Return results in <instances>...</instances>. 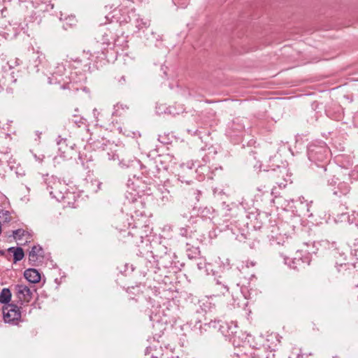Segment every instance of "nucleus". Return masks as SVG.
Returning a JSON list of instances; mask_svg holds the SVG:
<instances>
[{
    "label": "nucleus",
    "mask_w": 358,
    "mask_h": 358,
    "mask_svg": "<svg viewBox=\"0 0 358 358\" xmlns=\"http://www.w3.org/2000/svg\"><path fill=\"white\" fill-rule=\"evenodd\" d=\"M46 176L45 182L50 196L58 201H63L69 206L75 207V194L68 191L67 185L64 181H62L53 176H49L47 175Z\"/></svg>",
    "instance_id": "nucleus-1"
},
{
    "label": "nucleus",
    "mask_w": 358,
    "mask_h": 358,
    "mask_svg": "<svg viewBox=\"0 0 358 358\" xmlns=\"http://www.w3.org/2000/svg\"><path fill=\"white\" fill-rule=\"evenodd\" d=\"M329 154L330 150L324 142L312 143L308 146V157L318 168L320 174L324 173L327 175L329 170L327 162L329 161Z\"/></svg>",
    "instance_id": "nucleus-2"
},
{
    "label": "nucleus",
    "mask_w": 358,
    "mask_h": 358,
    "mask_svg": "<svg viewBox=\"0 0 358 358\" xmlns=\"http://www.w3.org/2000/svg\"><path fill=\"white\" fill-rule=\"evenodd\" d=\"M209 325L218 328L222 334L226 337L234 347H239L245 342L246 335L243 333L238 327L235 322H222L214 321L210 322Z\"/></svg>",
    "instance_id": "nucleus-3"
},
{
    "label": "nucleus",
    "mask_w": 358,
    "mask_h": 358,
    "mask_svg": "<svg viewBox=\"0 0 358 358\" xmlns=\"http://www.w3.org/2000/svg\"><path fill=\"white\" fill-rule=\"evenodd\" d=\"M310 252L311 251L307 250L306 253L303 255L302 251L297 250L294 256L292 258L283 255H282V256L284 259V263L290 268L299 270L310 264L311 260L310 257Z\"/></svg>",
    "instance_id": "nucleus-4"
},
{
    "label": "nucleus",
    "mask_w": 358,
    "mask_h": 358,
    "mask_svg": "<svg viewBox=\"0 0 358 358\" xmlns=\"http://www.w3.org/2000/svg\"><path fill=\"white\" fill-rule=\"evenodd\" d=\"M105 159L108 161L113 162L120 166L122 169H130L132 170L138 169L141 167V162L136 158L129 159L128 164H125V159L117 152V150H111L106 154Z\"/></svg>",
    "instance_id": "nucleus-5"
},
{
    "label": "nucleus",
    "mask_w": 358,
    "mask_h": 358,
    "mask_svg": "<svg viewBox=\"0 0 358 358\" xmlns=\"http://www.w3.org/2000/svg\"><path fill=\"white\" fill-rule=\"evenodd\" d=\"M170 302L164 303L162 306L153 307L150 315V320L153 323L167 324L170 322L171 310L169 308Z\"/></svg>",
    "instance_id": "nucleus-6"
},
{
    "label": "nucleus",
    "mask_w": 358,
    "mask_h": 358,
    "mask_svg": "<svg viewBox=\"0 0 358 358\" xmlns=\"http://www.w3.org/2000/svg\"><path fill=\"white\" fill-rule=\"evenodd\" d=\"M226 229L230 230L232 235L239 242H244L249 236L247 224L240 220L235 221L234 222H231L229 224H227Z\"/></svg>",
    "instance_id": "nucleus-7"
},
{
    "label": "nucleus",
    "mask_w": 358,
    "mask_h": 358,
    "mask_svg": "<svg viewBox=\"0 0 358 358\" xmlns=\"http://www.w3.org/2000/svg\"><path fill=\"white\" fill-rule=\"evenodd\" d=\"M3 318L6 323L16 324L21 318V313L17 306L8 304L2 308Z\"/></svg>",
    "instance_id": "nucleus-8"
},
{
    "label": "nucleus",
    "mask_w": 358,
    "mask_h": 358,
    "mask_svg": "<svg viewBox=\"0 0 358 358\" xmlns=\"http://www.w3.org/2000/svg\"><path fill=\"white\" fill-rule=\"evenodd\" d=\"M171 159L169 155L159 157L155 162L153 167L150 171L154 173L155 177L160 178L161 173H165L170 166Z\"/></svg>",
    "instance_id": "nucleus-9"
},
{
    "label": "nucleus",
    "mask_w": 358,
    "mask_h": 358,
    "mask_svg": "<svg viewBox=\"0 0 358 358\" xmlns=\"http://www.w3.org/2000/svg\"><path fill=\"white\" fill-rule=\"evenodd\" d=\"M46 63L45 55L37 50H33L29 55V64L28 68L35 72H38L40 69L39 66H45Z\"/></svg>",
    "instance_id": "nucleus-10"
},
{
    "label": "nucleus",
    "mask_w": 358,
    "mask_h": 358,
    "mask_svg": "<svg viewBox=\"0 0 358 358\" xmlns=\"http://www.w3.org/2000/svg\"><path fill=\"white\" fill-rule=\"evenodd\" d=\"M129 17L130 22L136 28V31H134L135 34H140L141 31L145 33L150 24V20L141 18L134 10L129 12Z\"/></svg>",
    "instance_id": "nucleus-11"
},
{
    "label": "nucleus",
    "mask_w": 358,
    "mask_h": 358,
    "mask_svg": "<svg viewBox=\"0 0 358 358\" xmlns=\"http://www.w3.org/2000/svg\"><path fill=\"white\" fill-rule=\"evenodd\" d=\"M66 72V67L64 64H57L56 66L54 67V69L50 71L51 76L48 77V83L50 85L52 84H60L64 81V75Z\"/></svg>",
    "instance_id": "nucleus-12"
},
{
    "label": "nucleus",
    "mask_w": 358,
    "mask_h": 358,
    "mask_svg": "<svg viewBox=\"0 0 358 358\" xmlns=\"http://www.w3.org/2000/svg\"><path fill=\"white\" fill-rule=\"evenodd\" d=\"M2 78L0 80V87L3 90L10 92V85L17 81L14 71H9L6 66L2 67Z\"/></svg>",
    "instance_id": "nucleus-13"
},
{
    "label": "nucleus",
    "mask_w": 358,
    "mask_h": 358,
    "mask_svg": "<svg viewBox=\"0 0 358 358\" xmlns=\"http://www.w3.org/2000/svg\"><path fill=\"white\" fill-rule=\"evenodd\" d=\"M293 203L296 204L294 207L296 209V211H299V213L302 214L304 216H311L312 213H310V207L312 201L308 202L305 200L304 197H299L296 201L292 200Z\"/></svg>",
    "instance_id": "nucleus-14"
},
{
    "label": "nucleus",
    "mask_w": 358,
    "mask_h": 358,
    "mask_svg": "<svg viewBox=\"0 0 358 358\" xmlns=\"http://www.w3.org/2000/svg\"><path fill=\"white\" fill-rule=\"evenodd\" d=\"M162 251L164 252V255H160L159 259L157 260L158 264L164 268H170L173 263V258L176 257L174 253L171 250H168L164 246H161Z\"/></svg>",
    "instance_id": "nucleus-15"
},
{
    "label": "nucleus",
    "mask_w": 358,
    "mask_h": 358,
    "mask_svg": "<svg viewBox=\"0 0 358 358\" xmlns=\"http://www.w3.org/2000/svg\"><path fill=\"white\" fill-rule=\"evenodd\" d=\"M15 290L19 300L22 303H29L32 299L31 289L24 285H16Z\"/></svg>",
    "instance_id": "nucleus-16"
},
{
    "label": "nucleus",
    "mask_w": 358,
    "mask_h": 358,
    "mask_svg": "<svg viewBox=\"0 0 358 358\" xmlns=\"http://www.w3.org/2000/svg\"><path fill=\"white\" fill-rule=\"evenodd\" d=\"M227 275H225L224 276H219V278L216 279L215 289L222 294L228 292L229 286H232L235 283V281L232 282L227 280Z\"/></svg>",
    "instance_id": "nucleus-17"
},
{
    "label": "nucleus",
    "mask_w": 358,
    "mask_h": 358,
    "mask_svg": "<svg viewBox=\"0 0 358 358\" xmlns=\"http://www.w3.org/2000/svg\"><path fill=\"white\" fill-rule=\"evenodd\" d=\"M44 251L40 245H34L29 253V262L31 266H38L40 258L43 257Z\"/></svg>",
    "instance_id": "nucleus-18"
},
{
    "label": "nucleus",
    "mask_w": 358,
    "mask_h": 358,
    "mask_svg": "<svg viewBox=\"0 0 358 358\" xmlns=\"http://www.w3.org/2000/svg\"><path fill=\"white\" fill-rule=\"evenodd\" d=\"M103 39V43L110 44L113 43L115 46L121 47L122 48H124L127 47V41L126 40V38L122 35L121 36H117L116 38H113L112 36L108 38V34L105 33Z\"/></svg>",
    "instance_id": "nucleus-19"
},
{
    "label": "nucleus",
    "mask_w": 358,
    "mask_h": 358,
    "mask_svg": "<svg viewBox=\"0 0 358 358\" xmlns=\"http://www.w3.org/2000/svg\"><path fill=\"white\" fill-rule=\"evenodd\" d=\"M234 285V288L236 289V291L238 290L241 292L242 298L243 299V301L241 302L240 299L237 296V299L238 300V301L237 302V306L238 307H244L247 306L248 302L246 301V300L250 297V290L244 285L240 286V282H237L235 281Z\"/></svg>",
    "instance_id": "nucleus-20"
},
{
    "label": "nucleus",
    "mask_w": 358,
    "mask_h": 358,
    "mask_svg": "<svg viewBox=\"0 0 358 358\" xmlns=\"http://www.w3.org/2000/svg\"><path fill=\"white\" fill-rule=\"evenodd\" d=\"M271 169L267 170L266 171L268 172V175L270 177L273 178H282L284 179L285 181H286V179L285 178V176H287V168L285 166H276L275 167H273V166H270Z\"/></svg>",
    "instance_id": "nucleus-21"
},
{
    "label": "nucleus",
    "mask_w": 358,
    "mask_h": 358,
    "mask_svg": "<svg viewBox=\"0 0 358 358\" xmlns=\"http://www.w3.org/2000/svg\"><path fill=\"white\" fill-rule=\"evenodd\" d=\"M201 309L205 313L211 312L215 308V303L213 301V297L204 296L199 301Z\"/></svg>",
    "instance_id": "nucleus-22"
},
{
    "label": "nucleus",
    "mask_w": 358,
    "mask_h": 358,
    "mask_svg": "<svg viewBox=\"0 0 358 358\" xmlns=\"http://www.w3.org/2000/svg\"><path fill=\"white\" fill-rule=\"evenodd\" d=\"M24 278L31 283H37L41 280L40 273L35 268H27L24 272Z\"/></svg>",
    "instance_id": "nucleus-23"
},
{
    "label": "nucleus",
    "mask_w": 358,
    "mask_h": 358,
    "mask_svg": "<svg viewBox=\"0 0 358 358\" xmlns=\"http://www.w3.org/2000/svg\"><path fill=\"white\" fill-rule=\"evenodd\" d=\"M58 140L57 141V144L59 146V151L61 152L62 155L59 157H55L53 159L55 164H59L61 160H64L65 158L64 155L66 152V149L67 148L66 139V138H60V136L58 137Z\"/></svg>",
    "instance_id": "nucleus-24"
},
{
    "label": "nucleus",
    "mask_w": 358,
    "mask_h": 358,
    "mask_svg": "<svg viewBox=\"0 0 358 358\" xmlns=\"http://www.w3.org/2000/svg\"><path fill=\"white\" fill-rule=\"evenodd\" d=\"M337 189H336V187L332 189L333 194L336 196H341L342 195L345 196L347 195L350 190V187L349 185L345 182H339L337 185Z\"/></svg>",
    "instance_id": "nucleus-25"
},
{
    "label": "nucleus",
    "mask_w": 358,
    "mask_h": 358,
    "mask_svg": "<svg viewBox=\"0 0 358 358\" xmlns=\"http://www.w3.org/2000/svg\"><path fill=\"white\" fill-rule=\"evenodd\" d=\"M270 194L269 188L266 187V185H261L257 186L255 194V201L258 202L259 201H262L263 197H269Z\"/></svg>",
    "instance_id": "nucleus-26"
},
{
    "label": "nucleus",
    "mask_w": 358,
    "mask_h": 358,
    "mask_svg": "<svg viewBox=\"0 0 358 358\" xmlns=\"http://www.w3.org/2000/svg\"><path fill=\"white\" fill-rule=\"evenodd\" d=\"M162 349L160 347L159 348L149 347L147 348L145 350V358H162Z\"/></svg>",
    "instance_id": "nucleus-27"
},
{
    "label": "nucleus",
    "mask_w": 358,
    "mask_h": 358,
    "mask_svg": "<svg viewBox=\"0 0 358 358\" xmlns=\"http://www.w3.org/2000/svg\"><path fill=\"white\" fill-rule=\"evenodd\" d=\"M128 235L134 238V243L136 245H138L139 243H142L143 242V234L142 233V230L137 228H133V231H129L128 232Z\"/></svg>",
    "instance_id": "nucleus-28"
},
{
    "label": "nucleus",
    "mask_w": 358,
    "mask_h": 358,
    "mask_svg": "<svg viewBox=\"0 0 358 358\" xmlns=\"http://www.w3.org/2000/svg\"><path fill=\"white\" fill-rule=\"evenodd\" d=\"M199 250L198 247L192 245L189 243H186V254L189 259H196L199 255Z\"/></svg>",
    "instance_id": "nucleus-29"
},
{
    "label": "nucleus",
    "mask_w": 358,
    "mask_h": 358,
    "mask_svg": "<svg viewBox=\"0 0 358 358\" xmlns=\"http://www.w3.org/2000/svg\"><path fill=\"white\" fill-rule=\"evenodd\" d=\"M12 294L8 288H3L0 292V303L6 306L10 304Z\"/></svg>",
    "instance_id": "nucleus-30"
},
{
    "label": "nucleus",
    "mask_w": 358,
    "mask_h": 358,
    "mask_svg": "<svg viewBox=\"0 0 358 358\" xmlns=\"http://www.w3.org/2000/svg\"><path fill=\"white\" fill-rule=\"evenodd\" d=\"M271 232H272V234H271V244L276 243L278 245L282 244V245H284L285 244H289V243L288 237H286L285 238L284 236H282L281 234H280L279 236H275L273 234L274 231H272Z\"/></svg>",
    "instance_id": "nucleus-31"
},
{
    "label": "nucleus",
    "mask_w": 358,
    "mask_h": 358,
    "mask_svg": "<svg viewBox=\"0 0 358 358\" xmlns=\"http://www.w3.org/2000/svg\"><path fill=\"white\" fill-rule=\"evenodd\" d=\"M143 34H144L143 38L145 39H146L147 41H150V43H153L155 41H159L162 39L159 34H157L156 32H155L153 31L148 30V29H147V30H145V32Z\"/></svg>",
    "instance_id": "nucleus-32"
},
{
    "label": "nucleus",
    "mask_w": 358,
    "mask_h": 358,
    "mask_svg": "<svg viewBox=\"0 0 358 358\" xmlns=\"http://www.w3.org/2000/svg\"><path fill=\"white\" fill-rule=\"evenodd\" d=\"M159 190L160 191L162 194L160 199L163 203H165L171 200L172 196L170 194V191L165 187V185H163L162 187H159Z\"/></svg>",
    "instance_id": "nucleus-33"
},
{
    "label": "nucleus",
    "mask_w": 358,
    "mask_h": 358,
    "mask_svg": "<svg viewBox=\"0 0 358 358\" xmlns=\"http://www.w3.org/2000/svg\"><path fill=\"white\" fill-rule=\"evenodd\" d=\"M199 215L203 219H210L213 215V210L211 208L205 207L200 209Z\"/></svg>",
    "instance_id": "nucleus-34"
},
{
    "label": "nucleus",
    "mask_w": 358,
    "mask_h": 358,
    "mask_svg": "<svg viewBox=\"0 0 358 358\" xmlns=\"http://www.w3.org/2000/svg\"><path fill=\"white\" fill-rule=\"evenodd\" d=\"M342 217H347L348 220L351 224H355L358 227V211H353L352 213L350 215H347V213H342Z\"/></svg>",
    "instance_id": "nucleus-35"
},
{
    "label": "nucleus",
    "mask_w": 358,
    "mask_h": 358,
    "mask_svg": "<svg viewBox=\"0 0 358 358\" xmlns=\"http://www.w3.org/2000/svg\"><path fill=\"white\" fill-rule=\"evenodd\" d=\"M26 236H29V233L22 229H18L13 231V236L17 241H22V238Z\"/></svg>",
    "instance_id": "nucleus-36"
},
{
    "label": "nucleus",
    "mask_w": 358,
    "mask_h": 358,
    "mask_svg": "<svg viewBox=\"0 0 358 358\" xmlns=\"http://www.w3.org/2000/svg\"><path fill=\"white\" fill-rule=\"evenodd\" d=\"M128 109V107L125 105L117 103L114 106L113 115L122 116L124 112Z\"/></svg>",
    "instance_id": "nucleus-37"
},
{
    "label": "nucleus",
    "mask_w": 358,
    "mask_h": 358,
    "mask_svg": "<svg viewBox=\"0 0 358 358\" xmlns=\"http://www.w3.org/2000/svg\"><path fill=\"white\" fill-rule=\"evenodd\" d=\"M24 257V250L20 247H17L15 252L13 253V263H17V262L22 260Z\"/></svg>",
    "instance_id": "nucleus-38"
},
{
    "label": "nucleus",
    "mask_w": 358,
    "mask_h": 358,
    "mask_svg": "<svg viewBox=\"0 0 358 358\" xmlns=\"http://www.w3.org/2000/svg\"><path fill=\"white\" fill-rule=\"evenodd\" d=\"M19 59L17 58L15 59H13V60H10L8 61L6 65L4 66L6 67V69H8V71H13V69L15 66H18L20 64L19 63Z\"/></svg>",
    "instance_id": "nucleus-39"
},
{
    "label": "nucleus",
    "mask_w": 358,
    "mask_h": 358,
    "mask_svg": "<svg viewBox=\"0 0 358 358\" xmlns=\"http://www.w3.org/2000/svg\"><path fill=\"white\" fill-rule=\"evenodd\" d=\"M173 3L180 8H186L189 3V0H172Z\"/></svg>",
    "instance_id": "nucleus-40"
},
{
    "label": "nucleus",
    "mask_w": 358,
    "mask_h": 358,
    "mask_svg": "<svg viewBox=\"0 0 358 358\" xmlns=\"http://www.w3.org/2000/svg\"><path fill=\"white\" fill-rule=\"evenodd\" d=\"M302 355H301V350L294 348L292 352H291L289 358H302Z\"/></svg>",
    "instance_id": "nucleus-41"
},
{
    "label": "nucleus",
    "mask_w": 358,
    "mask_h": 358,
    "mask_svg": "<svg viewBox=\"0 0 358 358\" xmlns=\"http://www.w3.org/2000/svg\"><path fill=\"white\" fill-rule=\"evenodd\" d=\"M196 266L199 270H203L206 267V262L201 258L197 259Z\"/></svg>",
    "instance_id": "nucleus-42"
},
{
    "label": "nucleus",
    "mask_w": 358,
    "mask_h": 358,
    "mask_svg": "<svg viewBox=\"0 0 358 358\" xmlns=\"http://www.w3.org/2000/svg\"><path fill=\"white\" fill-rule=\"evenodd\" d=\"M338 179L334 176V178L327 180V185L329 186L335 187L336 185H338Z\"/></svg>",
    "instance_id": "nucleus-43"
},
{
    "label": "nucleus",
    "mask_w": 358,
    "mask_h": 358,
    "mask_svg": "<svg viewBox=\"0 0 358 358\" xmlns=\"http://www.w3.org/2000/svg\"><path fill=\"white\" fill-rule=\"evenodd\" d=\"M232 128L238 131H242L244 129V126L243 124H240L238 123H236L235 122H234L232 124Z\"/></svg>",
    "instance_id": "nucleus-44"
},
{
    "label": "nucleus",
    "mask_w": 358,
    "mask_h": 358,
    "mask_svg": "<svg viewBox=\"0 0 358 358\" xmlns=\"http://www.w3.org/2000/svg\"><path fill=\"white\" fill-rule=\"evenodd\" d=\"M1 213H2L3 216L5 217L4 222H9L10 221V217H9V215H10L9 211H8V210H4L3 211V210Z\"/></svg>",
    "instance_id": "nucleus-45"
},
{
    "label": "nucleus",
    "mask_w": 358,
    "mask_h": 358,
    "mask_svg": "<svg viewBox=\"0 0 358 358\" xmlns=\"http://www.w3.org/2000/svg\"><path fill=\"white\" fill-rule=\"evenodd\" d=\"M71 61H73L74 62L77 63V64H80V63H82V62H85V59H80V58H73V57H70L69 58V60H67V62H71Z\"/></svg>",
    "instance_id": "nucleus-46"
},
{
    "label": "nucleus",
    "mask_w": 358,
    "mask_h": 358,
    "mask_svg": "<svg viewBox=\"0 0 358 358\" xmlns=\"http://www.w3.org/2000/svg\"><path fill=\"white\" fill-rule=\"evenodd\" d=\"M187 229H184V228L180 229V234L181 235L187 236Z\"/></svg>",
    "instance_id": "nucleus-47"
},
{
    "label": "nucleus",
    "mask_w": 358,
    "mask_h": 358,
    "mask_svg": "<svg viewBox=\"0 0 358 358\" xmlns=\"http://www.w3.org/2000/svg\"><path fill=\"white\" fill-rule=\"evenodd\" d=\"M280 187H285L286 184L282 182L276 181L275 182Z\"/></svg>",
    "instance_id": "nucleus-48"
},
{
    "label": "nucleus",
    "mask_w": 358,
    "mask_h": 358,
    "mask_svg": "<svg viewBox=\"0 0 358 358\" xmlns=\"http://www.w3.org/2000/svg\"><path fill=\"white\" fill-rule=\"evenodd\" d=\"M16 249H17V248H15V247H10L8 249V252H12L13 254Z\"/></svg>",
    "instance_id": "nucleus-49"
},
{
    "label": "nucleus",
    "mask_w": 358,
    "mask_h": 358,
    "mask_svg": "<svg viewBox=\"0 0 358 358\" xmlns=\"http://www.w3.org/2000/svg\"><path fill=\"white\" fill-rule=\"evenodd\" d=\"M194 166V164L193 162H191V163L188 162L187 164V167L189 169H192Z\"/></svg>",
    "instance_id": "nucleus-50"
},
{
    "label": "nucleus",
    "mask_w": 358,
    "mask_h": 358,
    "mask_svg": "<svg viewBox=\"0 0 358 358\" xmlns=\"http://www.w3.org/2000/svg\"><path fill=\"white\" fill-rule=\"evenodd\" d=\"M62 89H70V85L67 83L66 85L64 84L62 87Z\"/></svg>",
    "instance_id": "nucleus-51"
},
{
    "label": "nucleus",
    "mask_w": 358,
    "mask_h": 358,
    "mask_svg": "<svg viewBox=\"0 0 358 358\" xmlns=\"http://www.w3.org/2000/svg\"><path fill=\"white\" fill-rule=\"evenodd\" d=\"M125 159V164H128V159H133L134 158V157H124Z\"/></svg>",
    "instance_id": "nucleus-52"
},
{
    "label": "nucleus",
    "mask_w": 358,
    "mask_h": 358,
    "mask_svg": "<svg viewBox=\"0 0 358 358\" xmlns=\"http://www.w3.org/2000/svg\"><path fill=\"white\" fill-rule=\"evenodd\" d=\"M5 255V252L3 250H0V256H3Z\"/></svg>",
    "instance_id": "nucleus-53"
},
{
    "label": "nucleus",
    "mask_w": 358,
    "mask_h": 358,
    "mask_svg": "<svg viewBox=\"0 0 358 358\" xmlns=\"http://www.w3.org/2000/svg\"><path fill=\"white\" fill-rule=\"evenodd\" d=\"M86 55H88V52ZM89 55H90V56L87 57V60L90 59V57L92 56V54L91 52H90Z\"/></svg>",
    "instance_id": "nucleus-54"
},
{
    "label": "nucleus",
    "mask_w": 358,
    "mask_h": 358,
    "mask_svg": "<svg viewBox=\"0 0 358 358\" xmlns=\"http://www.w3.org/2000/svg\"><path fill=\"white\" fill-rule=\"evenodd\" d=\"M96 183H97L98 189H100V186H101V183L99 182H96Z\"/></svg>",
    "instance_id": "nucleus-55"
},
{
    "label": "nucleus",
    "mask_w": 358,
    "mask_h": 358,
    "mask_svg": "<svg viewBox=\"0 0 358 358\" xmlns=\"http://www.w3.org/2000/svg\"><path fill=\"white\" fill-rule=\"evenodd\" d=\"M134 201L135 203H141V202L140 201H138L137 199H135Z\"/></svg>",
    "instance_id": "nucleus-56"
},
{
    "label": "nucleus",
    "mask_w": 358,
    "mask_h": 358,
    "mask_svg": "<svg viewBox=\"0 0 358 358\" xmlns=\"http://www.w3.org/2000/svg\"><path fill=\"white\" fill-rule=\"evenodd\" d=\"M88 64H89V63H86L84 64V66H85V67H87L88 69H90V67L88 66Z\"/></svg>",
    "instance_id": "nucleus-57"
},
{
    "label": "nucleus",
    "mask_w": 358,
    "mask_h": 358,
    "mask_svg": "<svg viewBox=\"0 0 358 358\" xmlns=\"http://www.w3.org/2000/svg\"><path fill=\"white\" fill-rule=\"evenodd\" d=\"M241 206H242L244 208H245V207L244 206V202H243V201L241 203Z\"/></svg>",
    "instance_id": "nucleus-58"
},
{
    "label": "nucleus",
    "mask_w": 358,
    "mask_h": 358,
    "mask_svg": "<svg viewBox=\"0 0 358 358\" xmlns=\"http://www.w3.org/2000/svg\"><path fill=\"white\" fill-rule=\"evenodd\" d=\"M20 2H25L27 1V0H19Z\"/></svg>",
    "instance_id": "nucleus-59"
},
{
    "label": "nucleus",
    "mask_w": 358,
    "mask_h": 358,
    "mask_svg": "<svg viewBox=\"0 0 358 358\" xmlns=\"http://www.w3.org/2000/svg\"><path fill=\"white\" fill-rule=\"evenodd\" d=\"M130 180H131V179H129V180H128V184H127V185H128V186H129V182H130Z\"/></svg>",
    "instance_id": "nucleus-60"
},
{
    "label": "nucleus",
    "mask_w": 358,
    "mask_h": 358,
    "mask_svg": "<svg viewBox=\"0 0 358 358\" xmlns=\"http://www.w3.org/2000/svg\"><path fill=\"white\" fill-rule=\"evenodd\" d=\"M122 80H124V76L122 77Z\"/></svg>",
    "instance_id": "nucleus-61"
},
{
    "label": "nucleus",
    "mask_w": 358,
    "mask_h": 358,
    "mask_svg": "<svg viewBox=\"0 0 358 358\" xmlns=\"http://www.w3.org/2000/svg\"><path fill=\"white\" fill-rule=\"evenodd\" d=\"M234 273L238 274V272L237 271H235Z\"/></svg>",
    "instance_id": "nucleus-62"
},
{
    "label": "nucleus",
    "mask_w": 358,
    "mask_h": 358,
    "mask_svg": "<svg viewBox=\"0 0 358 358\" xmlns=\"http://www.w3.org/2000/svg\"><path fill=\"white\" fill-rule=\"evenodd\" d=\"M160 315H161L162 316H163V312H161V313H160Z\"/></svg>",
    "instance_id": "nucleus-63"
},
{
    "label": "nucleus",
    "mask_w": 358,
    "mask_h": 358,
    "mask_svg": "<svg viewBox=\"0 0 358 358\" xmlns=\"http://www.w3.org/2000/svg\"><path fill=\"white\" fill-rule=\"evenodd\" d=\"M334 358H338V357H334Z\"/></svg>",
    "instance_id": "nucleus-64"
}]
</instances>
